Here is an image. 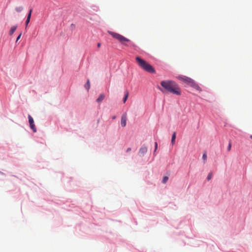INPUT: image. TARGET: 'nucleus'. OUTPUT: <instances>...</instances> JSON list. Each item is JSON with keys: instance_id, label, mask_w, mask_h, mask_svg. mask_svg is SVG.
Returning a JSON list of instances; mask_svg holds the SVG:
<instances>
[{"instance_id": "9", "label": "nucleus", "mask_w": 252, "mask_h": 252, "mask_svg": "<svg viewBox=\"0 0 252 252\" xmlns=\"http://www.w3.org/2000/svg\"><path fill=\"white\" fill-rule=\"evenodd\" d=\"M17 29V26H13L11 27L10 31H9V34L12 35L13 34V33L15 32Z\"/></svg>"}, {"instance_id": "4", "label": "nucleus", "mask_w": 252, "mask_h": 252, "mask_svg": "<svg viewBox=\"0 0 252 252\" xmlns=\"http://www.w3.org/2000/svg\"><path fill=\"white\" fill-rule=\"evenodd\" d=\"M178 78L196 90L201 91L200 87L192 79L185 76H180L178 77Z\"/></svg>"}, {"instance_id": "10", "label": "nucleus", "mask_w": 252, "mask_h": 252, "mask_svg": "<svg viewBox=\"0 0 252 252\" xmlns=\"http://www.w3.org/2000/svg\"><path fill=\"white\" fill-rule=\"evenodd\" d=\"M176 136V132H174L172 134V139H171V143L172 145H173L175 143Z\"/></svg>"}, {"instance_id": "19", "label": "nucleus", "mask_w": 252, "mask_h": 252, "mask_svg": "<svg viewBox=\"0 0 252 252\" xmlns=\"http://www.w3.org/2000/svg\"><path fill=\"white\" fill-rule=\"evenodd\" d=\"M231 144L230 142L229 143L228 147H227V150H228V151H229L231 150Z\"/></svg>"}, {"instance_id": "11", "label": "nucleus", "mask_w": 252, "mask_h": 252, "mask_svg": "<svg viewBox=\"0 0 252 252\" xmlns=\"http://www.w3.org/2000/svg\"><path fill=\"white\" fill-rule=\"evenodd\" d=\"M23 9V8L22 6H16L15 8V10L16 12H21Z\"/></svg>"}, {"instance_id": "18", "label": "nucleus", "mask_w": 252, "mask_h": 252, "mask_svg": "<svg viewBox=\"0 0 252 252\" xmlns=\"http://www.w3.org/2000/svg\"><path fill=\"white\" fill-rule=\"evenodd\" d=\"M30 21V19H29V18H27V20H26V22H25L26 27L28 25Z\"/></svg>"}, {"instance_id": "5", "label": "nucleus", "mask_w": 252, "mask_h": 252, "mask_svg": "<svg viewBox=\"0 0 252 252\" xmlns=\"http://www.w3.org/2000/svg\"><path fill=\"white\" fill-rule=\"evenodd\" d=\"M29 122L30 126V127L32 130L33 132H36V129L34 124V121L32 117L29 115H28Z\"/></svg>"}, {"instance_id": "2", "label": "nucleus", "mask_w": 252, "mask_h": 252, "mask_svg": "<svg viewBox=\"0 0 252 252\" xmlns=\"http://www.w3.org/2000/svg\"><path fill=\"white\" fill-rule=\"evenodd\" d=\"M135 60L139 67L145 71L151 73H156L154 68L146 61L138 56L135 58Z\"/></svg>"}, {"instance_id": "20", "label": "nucleus", "mask_w": 252, "mask_h": 252, "mask_svg": "<svg viewBox=\"0 0 252 252\" xmlns=\"http://www.w3.org/2000/svg\"><path fill=\"white\" fill-rule=\"evenodd\" d=\"M21 35H22V32H21L20 33V34L18 35V36L17 37V38L16 39V42H17L20 39V38H21Z\"/></svg>"}, {"instance_id": "21", "label": "nucleus", "mask_w": 252, "mask_h": 252, "mask_svg": "<svg viewBox=\"0 0 252 252\" xmlns=\"http://www.w3.org/2000/svg\"><path fill=\"white\" fill-rule=\"evenodd\" d=\"M158 148V144L157 142L155 143V152H156V151L157 150Z\"/></svg>"}, {"instance_id": "24", "label": "nucleus", "mask_w": 252, "mask_h": 252, "mask_svg": "<svg viewBox=\"0 0 252 252\" xmlns=\"http://www.w3.org/2000/svg\"><path fill=\"white\" fill-rule=\"evenodd\" d=\"M159 89L162 92H164V91L160 88H159Z\"/></svg>"}, {"instance_id": "8", "label": "nucleus", "mask_w": 252, "mask_h": 252, "mask_svg": "<svg viewBox=\"0 0 252 252\" xmlns=\"http://www.w3.org/2000/svg\"><path fill=\"white\" fill-rule=\"evenodd\" d=\"M104 97L105 95L104 94H100L96 99V101L98 103L101 102L104 99Z\"/></svg>"}, {"instance_id": "25", "label": "nucleus", "mask_w": 252, "mask_h": 252, "mask_svg": "<svg viewBox=\"0 0 252 252\" xmlns=\"http://www.w3.org/2000/svg\"><path fill=\"white\" fill-rule=\"evenodd\" d=\"M115 118H116V117H115V116H113V117H112V119H115Z\"/></svg>"}, {"instance_id": "15", "label": "nucleus", "mask_w": 252, "mask_h": 252, "mask_svg": "<svg viewBox=\"0 0 252 252\" xmlns=\"http://www.w3.org/2000/svg\"><path fill=\"white\" fill-rule=\"evenodd\" d=\"M32 9H31L29 12V13L28 14V16H27V18H29V19H31V15H32Z\"/></svg>"}, {"instance_id": "6", "label": "nucleus", "mask_w": 252, "mask_h": 252, "mask_svg": "<svg viewBox=\"0 0 252 252\" xmlns=\"http://www.w3.org/2000/svg\"><path fill=\"white\" fill-rule=\"evenodd\" d=\"M127 120V115L126 113L123 114L121 117V125L123 127H125L126 126Z\"/></svg>"}, {"instance_id": "12", "label": "nucleus", "mask_w": 252, "mask_h": 252, "mask_svg": "<svg viewBox=\"0 0 252 252\" xmlns=\"http://www.w3.org/2000/svg\"><path fill=\"white\" fill-rule=\"evenodd\" d=\"M128 94H129L128 92L126 91V92L125 93V97L123 98V102L124 103H125L126 102V101L128 97Z\"/></svg>"}, {"instance_id": "13", "label": "nucleus", "mask_w": 252, "mask_h": 252, "mask_svg": "<svg viewBox=\"0 0 252 252\" xmlns=\"http://www.w3.org/2000/svg\"><path fill=\"white\" fill-rule=\"evenodd\" d=\"M85 88L86 89H87L88 90H89V89H90V83L89 79H88L87 80L86 84L85 85Z\"/></svg>"}, {"instance_id": "23", "label": "nucleus", "mask_w": 252, "mask_h": 252, "mask_svg": "<svg viewBox=\"0 0 252 252\" xmlns=\"http://www.w3.org/2000/svg\"><path fill=\"white\" fill-rule=\"evenodd\" d=\"M100 45H101V44H100V43H97V47H98V48H99V47H100Z\"/></svg>"}, {"instance_id": "16", "label": "nucleus", "mask_w": 252, "mask_h": 252, "mask_svg": "<svg viewBox=\"0 0 252 252\" xmlns=\"http://www.w3.org/2000/svg\"><path fill=\"white\" fill-rule=\"evenodd\" d=\"M212 173H209L207 176V180H210L212 178Z\"/></svg>"}, {"instance_id": "1", "label": "nucleus", "mask_w": 252, "mask_h": 252, "mask_svg": "<svg viewBox=\"0 0 252 252\" xmlns=\"http://www.w3.org/2000/svg\"><path fill=\"white\" fill-rule=\"evenodd\" d=\"M160 85L165 90L172 94L176 95L181 94L180 88L174 81L171 80L162 81L160 82Z\"/></svg>"}, {"instance_id": "14", "label": "nucleus", "mask_w": 252, "mask_h": 252, "mask_svg": "<svg viewBox=\"0 0 252 252\" xmlns=\"http://www.w3.org/2000/svg\"><path fill=\"white\" fill-rule=\"evenodd\" d=\"M168 177L167 176L163 177V178L162 179V183H163V184L166 183V182L168 181Z\"/></svg>"}, {"instance_id": "26", "label": "nucleus", "mask_w": 252, "mask_h": 252, "mask_svg": "<svg viewBox=\"0 0 252 252\" xmlns=\"http://www.w3.org/2000/svg\"><path fill=\"white\" fill-rule=\"evenodd\" d=\"M250 138L252 139V135L250 136Z\"/></svg>"}, {"instance_id": "17", "label": "nucleus", "mask_w": 252, "mask_h": 252, "mask_svg": "<svg viewBox=\"0 0 252 252\" xmlns=\"http://www.w3.org/2000/svg\"><path fill=\"white\" fill-rule=\"evenodd\" d=\"M202 158L204 160H206L207 159V154L206 153L203 154Z\"/></svg>"}, {"instance_id": "7", "label": "nucleus", "mask_w": 252, "mask_h": 252, "mask_svg": "<svg viewBox=\"0 0 252 252\" xmlns=\"http://www.w3.org/2000/svg\"><path fill=\"white\" fill-rule=\"evenodd\" d=\"M147 152V148L145 146H143L142 147H141L140 148L139 151V153L140 155L143 156Z\"/></svg>"}, {"instance_id": "3", "label": "nucleus", "mask_w": 252, "mask_h": 252, "mask_svg": "<svg viewBox=\"0 0 252 252\" xmlns=\"http://www.w3.org/2000/svg\"><path fill=\"white\" fill-rule=\"evenodd\" d=\"M108 32L109 34L112 35L114 38L117 39L122 44L125 46H127L128 45L126 43L130 42V40L129 39L126 38L125 37H124V36L119 33L112 32L111 31H108Z\"/></svg>"}, {"instance_id": "27", "label": "nucleus", "mask_w": 252, "mask_h": 252, "mask_svg": "<svg viewBox=\"0 0 252 252\" xmlns=\"http://www.w3.org/2000/svg\"><path fill=\"white\" fill-rule=\"evenodd\" d=\"M131 45L132 46H134V45L133 44H131Z\"/></svg>"}, {"instance_id": "22", "label": "nucleus", "mask_w": 252, "mask_h": 252, "mask_svg": "<svg viewBox=\"0 0 252 252\" xmlns=\"http://www.w3.org/2000/svg\"><path fill=\"white\" fill-rule=\"evenodd\" d=\"M130 151H131V148H128L126 150V152L128 153V152H130Z\"/></svg>"}]
</instances>
